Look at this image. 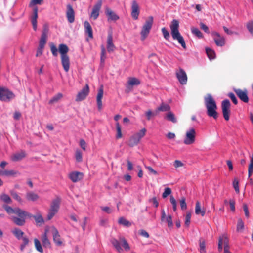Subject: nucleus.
I'll return each instance as SVG.
<instances>
[{
	"label": "nucleus",
	"instance_id": "obj_1",
	"mask_svg": "<svg viewBox=\"0 0 253 253\" xmlns=\"http://www.w3.org/2000/svg\"><path fill=\"white\" fill-rule=\"evenodd\" d=\"M3 208L6 211L7 213L9 214H15L18 217L12 216L11 217V220L18 226H23L25 222V218L21 211V209L19 208H12L10 206L7 205H3Z\"/></svg>",
	"mask_w": 253,
	"mask_h": 253
},
{
	"label": "nucleus",
	"instance_id": "obj_2",
	"mask_svg": "<svg viewBox=\"0 0 253 253\" xmlns=\"http://www.w3.org/2000/svg\"><path fill=\"white\" fill-rule=\"evenodd\" d=\"M204 102L208 116L215 120L217 119L218 117V113L217 112V106L213 97L211 94H208L204 98Z\"/></svg>",
	"mask_w": 253,
	"mask_h": 253
},
{
	"label": "nucleus",
	"instance_id": "obj_3",
	"mask_svg": "<svg viewBox=\"0 0 253 253\" xmlns=\"http://www.w3.org/2000/svg\"><path fill=\"white\" fill-rule=\"evenodd\" d=\"M69 48L65 44H60L59 45V52L61 54V64L64 71L68 72L70 68V59L67 53Z\"/></svg>",
	"mask_w": 253,
	"mask_h": 253
},
{
	"label": "nucleus",
	"instance_id": "obj_4",
	"mask_svg": "<svg viewBox=\"0 0 253 253\" xmlns=\"http://www.w3.org/2000/svg\"><path fill=\"white\" fill-rule=\"evenodd\" d=\"M179 22L177 20L173 19L170 26L171 35L174 40H177L181 46L185 49L186 47L185 41L183 37L180 35L179 31Z\"/></svg>",
	"mask_w": 253,
	"mask_h": 253
},
{
	"label": "nucleus",
	"instance_id": "obj_5",
	"mask_svg": "<svg viewBox=\"0 0 253 253\" xmlns=\"http://www.w3.org/2000/svg\"><path fill=\"white\" fill-rule=\"evenodd\" d=\"M60 204V199L59 197L52 200L48 211L47 219L51 220L59 211Z\"/></svg>",
	"mask_w": 253,
	"mask_h": 253
},
{
	"label": "nucleus",
	"instance_id": "obj_6",
	"mask_svg": "<svg viewBox=\"0 0 253 253\" xmlns=\"http://www.w3.org/2000/svg\"><path fill=\"white\" fill-rule=\"evenodd\" d=\"M146 129L143 128L139 132L132 135L129 139L128 145L130 147L136 146L140 141L141 139L145 135Z\"/></svg>",
	"mask_w": 253,
	"mask_h": 253
},
{
	"label": "nucleus",
	"instance_id": "obj_7",
	"mask_svg": "<svg viewBox=\"0 0 253 253\" xmlns=\"http://www.w3.org/2000/svg\"><path fill=\"white\" fill-rule=\"evenodd\" d=\"M153 23V17L152 16H149L146 20L144 24L143 25L141 31V38L142 40H144L148 36L151 29Z\"/></svg>",
	"mask_w": 253,
	"mask_h": 253
},
{
	"label": "nucleus",
	"instance_id": "obj_8",
	"mask_svg": "<svg viewBox=\"0 0 253 253\" xmlns=\"http://www.w3.org/2000/svg\"><path fill=\"white\" fill-rule=\"evenodd\" d=\"M15 97L14 94L5 87L0 86V100L9 102Z\"/></svg>",
	"mask_w": 253,
	"mask_h": 253
},
{
	"label": "nucleus",
	"instance_id": "obj_9",
	"mask_svg": "<svg viewBox=\"0 0 253 253\" xmlns=\"http://www.w3.org/2000/svg\"><path fill=\"white\" fill-rule=\"evenodd\" d=\"M231 103L229 100L225 99L221 102V109L223 117L226 121L230 118Z\"/></svg>",
	"mask_w": 253,
	"mask_h": 253
},
{
	"label": "nucleus",
	"instance_id": "obj_10",
	"mask_svg": "<svg viewBox=\"0 0 253 253\" xmlns=\"http://www.w3.org/2000/svg\"><path fill=\"white\" fill-rule=\"evenodd\" d=\"M196 134V131L193 128H190L187 130L185 133L184 143L186 145L193 144L195 141Z\"/></svg>",
	"mask_w": 253,
	"mask_h": 253
},
{
	"label": "nucleus",
	"instance_id": "obj_11",
	"mask_svg": "<svg viewBox=\"0 0 253 253\" xmlns=\"http://www.w3.org/2000/svg\"><path fill=\"white\" fill-rule=\"evenodd\" d=\"M102 0H98L97 2L93 6L92 11L90 13V17L91 18H93L94 20H96L97 19L99 15V13L102 7Z\"/></svg>",
	"mask_w": 253,
	"mask_h": 253
},
{
	"label": "nucleus",
	"instance_id": "obj_12",
	"mask_svg": "<svg viewBox=\"0 0 253 253\" xmlns=\"http://www.w3.org/2000/svg\"><path fill=\"white\" fill-rule=\"evenodd\" d=\"M176 76L182 85H184L187 84V76L185 72V71L182 68H179L178 70H177L176 73Z\"/></svg>",
	"mask_w": 253,
	"mask_h": 253
},
{
	"label": "nucleus",
	"instance_id": "obj_13",
	"mask_svg": "<svg viewBox=\"0 0 253 253\" xmlns=\"http://www.w3.org/2000/svg\"><path fill=\"white\" fill-rule=\"evenodd\" d=\"M131 15L134 20H137L140 13V7L136 0H133L131 6Z\"/></svg>",
	"mask_w": 253,
	"mask_h": 253
},
{
	"label": "nucleus",
	"instance_id": "obj_14",
	"mask_svg": "<svg viewBox=\"0 0 253 253\" xmlns=\"http://www.w3.org/2000/svg\"><path fill=\"white\" fill-rule=\"evenodd\" d=\"M234 92L236 93L239 99L244 103L249 102V97L248 96V91L246 89L244 90L241 89H235Z\"/></svg>",
	"mask_w": 253,
	"mask_h": 253
},
{
	"label": "nucleus",
	"instance_id": "obj_15",
	"mask_svg": "<svg viewBox=\"0 0 253 253\" xmlns=\"http://www.w3.org/2000/svg\"><path fill=\"white\" fill-rule=\"evenodd\" d=\"M89 92V88L88 84H86L80 92H78L76 96V101L77 102L84 100Z\"/></svg>",
	"mask_w": 253,
	"mask_h": 253
},
{
	"label": "nucleus",
	"instance_id": "obj_16",
	"mask_svg": "<svg viewBox=\"0 0 253 253\" xmlns=\"http://www.w3.org/2000/svg\"><path fill=\"white\" fill-rule=\"evenodd\" d=\"M211 35L213 37L214 41L216 45L218 46H222L225 44V39L221 36L219 33L217 32L213 31Z\"/></svg>",
	"mask_w": 253,
	"mask_h": 253
},
{
	"label": "nucleus",
	"instance_id": "obj_17",
	"mask_svg": "<svg viewBox=\"0 0 253 253\" xmlns=\"http://www.w3.org/2000/svg\"><path fill=\"white\" fill-rule=\"evenodd\" d=\"M84 175L83 172L74 171L70 172L68 177L73 182L76 183L81 180L83 178Z\"/></svg>",
	"mask_w": 253,
	"mask_h": 253
},
{
	"label": "nucleus",
	"instance_id": "obj_18",
	"mask_svg": "<svg viewBox=\"0 0 253 253\" xmlns=\"http://www.w3.org/2000/svg\"><path fill=\"white\" fill-rule=\"evenodd\" d=\"M105 14L108 17V21H116L119 19V16L116 14L110 8L107 7L105 8Z\"/></svg>",
	"mask_w": 253,
	"mask_h": 253
},
{
	"label": "nucleus",
	"instance_id": "obj_19",
	"mask_svg": "<svg viewBox=\"0 0 253 253\" xmlns=\"http://www.w3.org/2000/svg\"><path fill=\"white\" fill-rule=\"evenodd\" d=\"M66 17L69 23H72L74 22L75 12L72 6L70 4L67 6Z\"/></svg>",
	"mask_w": 253,
	"mask_h": 253
},
{
	"label": "nucleus",
	"instance_id": "obj_20",
	"mask_svg": "<svg viewBox=\"0 0 253 253\" xmlns=\"http://www.w3.org/2000/svg\"><path fill=\"white\" fill-rule=\"evenodd\" d=\"M116 47L113 42V36L111 32L108 34L107 40V49L108 52H113Z\"/></svg>",
	"mask_w": 253,
	"mask_h": 253
},
{
	"label": "nucleus",
	"instance_id": "obj_21",
	"mask_svg": "<svg viewBox=\"0 0 253 253\" xmlns=\"http://www.w3.org/2000/svg\"><path fill=\"white\" fill-rule=\"evenodd\" d=\"M52 235L54 242L57 246L62 245V241L61 240L60 235L57 229L54 227H52Z\"/></svg>",
	"mask_w": 253,
	"mask_h": 253
},
{
	"label": "nucleus",
	"instance_id": "obj_22",
	"mask_svg": "<svg viewBox=\"0 0 253 253\" xmlns=\"http://www.w3.org/2000/svg\"><path fill=\"white\" fill-rule=\"evenodd\" d=\"M103 95V85H101L98 90V93L96 97V101L98 109L99 110H100L102 109V99Z\"/></svg>",
	"mask_w": 253,
	"mask_h": 253
},
{
	"label": "nucleus",
	"instance_id": "obj_23",
	"mask_svg": "<svg viewBox=\"0 0 253 253\" xmlns=\"http://www.w3.org/2000/svg\"><path fill=\"white\" fill-rule=\"evenodd\" d=\"M26 157V153L24 151L21 150L20 152H16L10 157L12 161L17 162L21 160Z\"/></svg>",
	"mask_w": 253,
	"mask_h": 253
},
{
	"label": "nucleus",
	"instance_id": "obj_24",
	"mask_svg": "<svg viewBox=\"0 0 253 253\" xmlns=\"http://www.w3.org/2000/svg\"><path fill=\"white\" fill-rule=\"evenodd\" d=\"M33 14L31 17V23L34 31L37 30V18L38 8L37 6L33 7Z\"/></svg>",
	"mask_w": 253,
	"mask_h": 253
},
{
	"label": "nucleus",
	"instance_id": "obj_25",
	"mask_svg": "<svg viewBox=\"0 0 253 253\" xmlns=\"http://www.w3.org/2000/svg\"><path fill=\"white\" fill-rule=\"evenodd\" d=\"M84 26L85 33L88 35L89 38L92 39L93 37V31L90 23L87 21H85L84 23Z\"/></svg>",
	"mask_w": 253,
	"mask_h": 253
},
{
	"label": "nucleus",
	"instance_id": "obj_26",
	"mask_svg": "<svg viewBox=\"0 0 253 253\" xmlns=\"http://www.w3.org/2000/svg\"><path fill=\"white\" fill-rule=\"evenodd\" d=\"M48 229H45L44 233L42 235L41 240L43 246L45 247H49L50 246V242L47 237Z\"/></svg>",
	"mask_w": 253,
	"mask_h": 253
},
{
	"label": "nucleus",
	"instance_id": "obj_27",
	"mask_svg": "<svg viewBox=\"0 0 253 253\" xmlns=\"http://www.w3.org/2000/svg\"><path fill=\"white\" fill-rule=\"evenodd\" d=\"M26 198L28 201L34 202L37 201L39 198V196L37 194L31 191L26 193Z\"/></svg>",
	"mask_w": 253,
	"mask_h": 253
},
{
	"label": "nucleus",
	"instance_id": "obj_28",
	"mask_svg": "<svg viewBox=\"0 0 253 253\" xmlns=\"http://www.w3.org/2000/svg\"><path fill=\"white\" fill-rule=\"evenodd\" d=\"M0 174L6 176H15L19 175L20 173L18 171L14 170H5L1 171Z\"/></svg>",
	"mask_w": 253,
	"mask_h": 253
},
{
	"label": "nucleus",
	"instance_id": "obj_29",
	"mask_svg": "<svg viewBox=\"0 0 253 253\" xmlns=\"http://www.w3.org/2000/svg\"><path fill=\"white\" fill-rule=\"evenodd\" d=\"M195 213L197 215L200 214L202 216H204L205 214V210L204 209H201L200 203L198 201L196 203Z\"/></svg>",
	"mask_w": 253,
	"mask_h": 253
},
{
	"label": "nucleus",
	"instance_id": "obj_30",
	"mask_svg": "<svg viewBox=\"0 0 253 253\" xmlns=\"http://www.w3.org/2000/svg\"><path fill=\"white\" fill-rule=\"evenodd\" d=\"M33 218H34L36 223L38 225L40 226L44 223L43 218L40 212H38L37 214L35 215L34 216H33Z\"/></svg>",
	"mask_w": 253,
	"mask_h": 253
},
{
	"label": "nucleus",
	"instance_id": "obj_31",
	"mask_svg": "<svg viewBox=\"0 0 253 253\" xmlns=\"http://www.w3.org/2000/svg\"><path fill=\"white\" fill-rule=\"evenodd\" d=\"M218 241L221 242L222 244L224 245V249L229 248V240L226 236L222 235L220 237Z\"/></svg>",
	"mask_w": 253,
	"mask_h": 253
},
{
	"label": "nucleus",
	"instance_id": "obj_32",
	"mask_svg": "<svg viewBox=\"0 0 253 253\" xmlns=\"http://www.w3.org/2000/svg\"><path fill=\"white\" fill-rule=\"evenodd\" d=\"M244 223L243 220L239 218L238 219L236 230L238 232H242L244 229Z\"/></svg>",
	"mask_w": 253,
	"mask_h": 253
},
{
	"label": "nucleus",
	"instance_id": "obj_33",
	"mask_svg": "<svg viewBox=\"0 0 253 253\" xmlns=\"http://www.w3.org/2000/svg\"><path fill=\"white\" fill-rule=\"evenodd\" d=\"M170 107L169 105L162 103L160 106L157 108L158 111L161 112H166V111H170Z\"/></svg>",
	"mask_w": 253,
	"mask_h": 253
},
{
	"label": "nucleus",
	"instance_id": "obj_34",
	"mask_svg": "<svg viewBox=\"0 0 253 253\" xmlns=\"http://www.w3.org/2000/svg\"><path fill=\"white\" fill-rule=\"evenodd\" d=\"M166 118L167 120L170 121L173 123H176L177 122V119L175 116V115L171 111L168 112Z\"/></svg>",
	"mask_w": 253,
	"mask_h": 253
},
{
	"label": "nucleus",
	"instance_id": "obj_35",
	"mask_svg": "<svg viewBox=\"0 0 253 253\" xmlns=\"http://www.w3.org/2000/svg\"><path fill=\"white\" fill-rule=\"evenodd\" d=\"M13 235L18 239L22 238L24 233L18 228H15L12 231Z\"/></svg>",
	"mask_w": 253,
	"mask_h": 253
},
{
	"label": "nucleus",
	"instance_id": "obj_36",
	"mask_svg": "<svg viewBox=\"0 0 253 253\" xmlns=\"http://www.w3.org/2000/svg\"><path fill=\"white\" fill-rule=\"evenodd\" d=\"M128 84L131 86L138 85L140 84V81L137 78H130L128 81Z\"/></svg>",
	"mask_w": 253,
	"mask_h": 253
},
{
	"label": "nucleus",
	"instance_id": "obj_37",
	"mask_svg": "<svg viewBox=\"0 0 253 253\" xmlns=\"http://www.w3.org/2000/svg\"><path fill=\"white\" fill-rule=\"evenodd\" d=\"M250 163L248 167V177L250 178L253 173V154L250 156Z\"/></svg>",
	"mask_w": 253,
	"mask_h": 253
},
{
	"label": "nucleus",
	"instance_id": "obj_38",
	"mask_svg": "<svg viewBox=\"0 0 253 253\" xmlns=\"http://www.w3.org/2000/svg\"><path fill=\"white\" fill-rule=\"evenodd\" d=\"M206 52L210 60H212L215 58V53L214 51L211 48H206Z\"/></svg>",
	"mask_w": 253,
	"mask_h": 253
},
{
	"label": "nucleus",
	"instance_id": "obj_39",
	"mask_svg": "<svg viewBox=\"0 0 253 253\" xmlns=\"http://www.w3.org/2000/svg\"><path fill=\"white\" fill-rule=\"evenodd\" d=\"M34 241L35 247L36 250L38 252H39L41 253H42L43 252V249L42 248V246L40 242L39 241V240L37 238H35L34 240Z\"/></svg>",
	"mask_w": 253,
	"mask_h": 253
},
{
	"label": "nucleus",
	"instance_id": "obj_40",
	"mask_svg": "<svg viewBox=\"0 0 253 253\" xmlns=\"http://www.w3.org/2000/svg\"><path fill=\"white\" fill-rule=\"evenodd\" d=\"M0 198L3 202L6 204H11L12 203L11 198L6 194H1L0 196Z\"/></svg>",
	"mask_w": 253,
	"mask_h": 253
},
{
	"label": "nucleus",
	"instance_id": "obj_41",
	"mask_svg": "<svg viewBox=\"0 0 253 253\" xmlns=\"http://www.w3.org/2000/svg\"><path fill=\"white\" fill-rule=\"evenodd\" d=\"M10 194L13 199L18 201L19 203L22 202V198L19 196L18 194L14 190H11Z\"/></svg>",
	"mask_w": 253,
	"mask_h": 253
},
{
	"label": "nucleus",
	"instance_id": "obj_42",
	"mask_svg": "<svg viewBox=\"0 0 253 253\" xmlns=\"http://www.w3.org/2000/svg\"><path fill=\"white\" fill-rule=\"evenodd\" d=\"M63 95L61 93H58L56 95L52 97L49 101V104H53L55 102H58L62 97Z\"/></svg>",
	"mask_w": 253,
	"mask_h": 253
},
{
	"label": "nucleus",
	"instance_id": "obj_43",
	"mask_svg": "<svg viewBox=\"0 0 253 253\" xmlns=\"http://www.w3.org/2000/svg\"><path fill=\"white\" fill-rule=\"evenodd\" d=\"M111 243L115 249L119 252H120L122 249L120 246V243L116 239H113L111 240Z\"/></svg>",
	"mask_w": 253,
	"mask_h": 253
},
{
	"label": "nucleus",
	"instance_id": "obj_44",
	"mask_svg": "<svg viewBox=\"0 0 253 253\" xmlns=\"http://www.w3.org/2000/svg\"><path fill=\"white\" fill-rule=\"evenodd\" d=\"M118 222L119 224L123 225L125 226H130L131 224L128 220H126L124 217H121L119 219Z\"/></svg>",
	"mask_w": 253,
	"mask_h": 253
},
{
	"label": "nucleus",
	"instance_id": "obj_45",
	"mask_svg": "<svg viewBox=\"0 0 253 253\" xmlns=\"http://www.w3.org/2000/svg\"><path fill=\"white\" fill-rule=\"evenodd\" d=\"M116 130H117V135H116V138L119 139L122 138V131H121V127L119 123V122H116Z\"/></svg>",
	"mask_w": 253,
	"mask_h": 253
},
{
	"label": "nucleus",
	"instance_id": "obj_46",
	"mask_svg": "<svg viewBox=\"0 0 253 253\" xmlns=\"http://www.w3.org/2000/svg\"><path fill=\"white\" fill-rule=\"evenodd\" d=\"M191 32L192 33L195 35L198 38H202L203 37V34L201 33V32L197 28L195 27H192L191 28Z\"/></svg>",
	"mask_w": 253,
	"mask_h": 253
},
{
	"label": "nucleus",
	"instance_id": "obj_47",
	"mask_svg": "<svg viewBox=\"0 0 253 253\" xmlns=\"http://www.w3.org/2000/svg\"><path fill=\"white\" fill-rule=\"evenodd\" d=\"M101 58L100 60L101 63L103 64L105 62V60L106 58V50L104 46L103 45L101 46Z\"/></svg>",
	"mask_w": 253,
	"mask_h": 253
},
{
	"label": "nucleus",
	"instance_id": "obj_48",
	"mask_svg": "<svg viewBox=\"0 0 253 253\" xmlns=\"http://www.w3.org/2000/svg\"><path fill=\"white\" fill-rule=\"evenodd\" d=\"M76 160L78 162H81L83 161L82 153L80 150H77L75 153Z\"/></svg>",
	"mask_w": 253,
	"mask_h": 253
},
{
	"label": "nucleus",
	"instance_id": "obj_49",
	"mask_svg": "<svg viewBox=\"0 0 253 253\" xmlns=\"http://www.w3.org/2000/svg\"><path fill=\"white\" fill-rule=\"evenodd\" d=\"M191 213L190 212H188L186 213V216H185V226L187 227H188L189 226L190 223V220H191Z\"/></svg>",
	"mask_w": 253,
	"mask_h": 253
},
{
	"label": "nucleus",
	"instance_id": "obj_50",
	"mask_svg": "<svg viewBox=\"0 0 253 253\" xmlns=\"http://www.w3.org/2000/svg\"><path fill=\"white\" fill-rule=\"evenodd\" d=\"M47 38L41 36L39 42V46L41 48H44V45L47 42Z\"/></svg>",
	"mask_w": 253,
	"mask_h": 253
},
{
	"label": "nucleus",
	"instance_id": "obj_51",
	"mask_svg": "<svg viewBox=\"0 0 253 253\" xmlns=\"http://www.w3.org/2000/svg\"><path fill=\"white\" fill-rule=\"evenodd\" d=\"M233 186L235 189V191L239 193L240 192L239 187V180L237 178H235L233 182Z\"/></svg>",
	"mask_w": 253,
	"mask_h": 253
},
{
	"label": "nucleus",
	"instance_id": "obj_52",
	"mask_svg": "<svg viewBox=\"0 0 253 253\" xmlns=\"http://www.w3.org/2000/svg\"><path fill=\"white\" fill-rule=\"evenodd\" d=\"M50 50L52 55L54 56H57L58 55V49L54 43H51L50 45Z\"/></svg>",
	"mask_w": 253,
	"mask_h": 253
},
{
	"label": "nucleus",
	"instance_id": "obj_53",
	"mask_svg": "<svg viewBox=\"0 0 253 253\" xmlns=\"http://www.w3.org/2000/svg\"><path fill=\"white\" fill-rule=\"evenodd\" d=\"M49 31L48 26L44 24L43 27V30L41 36L47 38V35Z\"/></svg>",
	"mask_w": 253,
	"mask_h": 253
},
{
	"label": "nucleus",
	"instance_id": "obj_54",
	"mask_svg": "<svg viewBox=\"0 0 253 253\" xmlns=\"http://www.w3.org/2000/svg\"><path fill=\"white\" fill-rule=\"evenodd\" d=\"M199 245L200 248V252L201 253L205 252V241L202 239L199 240Z\"/></svg>",
	"mask_w": 253,
	"mask_h": 253
},
{
	"label": "nucleus",
	"instance_id": "obj_55",
	"mask_svg": "<svg viewBox=\"0 0 253 253\" xmlns=\"http://www.w3.org/2000/svg\"><path fill=\"white\" fill-rule=\"evenodd\" d=\"M170 202L172 205V208L174 211H175L177 209L176 201L173 196L171 195L170 197Z\"/></svg>",
	"mask_w": 253,
	"mask_h": 253
},
{
	"label": "nucleus",
	"instance_id": "obj_56",
	"mask_svg": "<svg viewBox=\"0 0 253 253\" xmlns=\"http://www.w3.org/2000/svg\"><path fill=\"white\" fill-rule=\"evenodd\" d=\"M180 205L181 209L182 210H186L187 209V204L186 203V199L184 197H182L180 200Z\"/></svg>",
	"mask_w": 253,
	"mask_h": 253
},
{
	"label": "nucleus",
	"instance_id": "obj_57",
	"mask_svg": "<svg viewBox=\"0 0 253 253\" xmlns=\"http://www.w3.org/2000/svg\"><path fill=\"white\" fill-rule=\"evenodd\" d=\"M120 240L122 243V246L124 248V249L126 250H129L130 249V247L126 240L125 238H121Z\"/></svg>",
	"mask_w": 253,
	"mask_h": 253
},
{
	"label": "nucleus",
	"instance_id": "obj_58",
	"mask_svg": "<svg viewBox=\"0 0 253 253\" xmlns=\"http://www.w3.org/2000/svg\"><path fill=\"white\" fill-rule=\"evenodd\" d=\"M42 2L43 0H31L29 3V6L33 7L36 4L41 5Z\"/></svg>",
	"mask_w": 253,
	"mask_h": 253
},
{
	"label": "nucleus",
	"instance_id": "obj_59",
	"mask_svg": "<svg viewBox=\"0 0 253 253\" xmlns=\"http://www.w3.org/2000/svg\"><path fill=\"white\" fill-rule=\"evenodd\" d=\"M166 222L168 223V226L169 228H171L173 226V222L172 220V216L169 215L165 219Z\"/></svg>",
	"mask_w": 253,
	"mask_h": 253
},
{
	"label": "nucleus",
	"instance_id": "obj_60",
	"mask_svg": "<svg viewBox=\"0 0 253 253\" xmlns=\"http://www.w3.org/2000/svg\"><path fill=\"white\" fill-rule=\"evenodd\" d=\"M171 193V190L169 187H167L165 189V191L162 194L163 198H166L168 195H170Z\"/></svg>",
	"mask_w": 253,
	"mask_h": 253
},
{
	"label": "nucleus",
	"instance_id": "obj_61",
	"mask_svg": "<svg viewBox=\"0 0 253 253\" xmlns=\"http://www.w3.org/2000/svg\"><path fill=\"white\" fill-rule=\"evenodd\" d=\"M162 32L163 34L164 37L166 40H168L170 37L169 31L166 29L165 27H163L162 28Z\"/></svg>",
	"mask_w": 253,
	"mask_h": 253
},
{
	"label": "nucleus",
	"instance_id": "obj_62",
	"mask_svg": "<svg viewBox=\"0 0 253 253\" xmlns=\"http://www.w3.org/2000/svg\"><path fill=\"white\" fill-rule=\"evenodd\" d=\"M228 96L231 99L232 102L235 104L237 105L238 104V100L236 98L234 94L232 92H230L228 94Z\"/></svg>",
	"mask_w": 253,
	"mask_h": 253
},
{
	"label": "nucleus",
	"instance_id": "obj_63",
	"mask_svg": "<svg viewBox=\"0 0 253 253\" xmlns=\"http://www.w3.org/2000/svg\"><path fill=\"white\" fill-rule=\"evenodd\" d=\"M247 28L250 33L253 36V21H251L247 24Z\"/></svg>",
	"mask_w": 253,
	"mask_h": 253
},
{
	"label": "nucleus",
	"instance_id": "obj_64",
	"mask_svg": "<svg viewBox=\"0 0 253 253\" xmlns=\"http://www.w3.org/2000/svg\"><path fill=\"white\" fill-rule=\"evenodd\" d=\"M23 243L21 245V249L23 250L25 246L28 245L29 243V239L26 237H24L22 238Z\"/></svg>",
	"mask_w": 253,
	"mask_h": 253
}]
</instances>
